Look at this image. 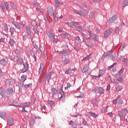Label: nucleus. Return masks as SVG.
I'll return each instance as SVG.
<instances>
[{"instance_id": "f257e3e1", "label": "nucleus", "mask_w": 128, "mask_h": 128, "mask_svg": "<svg viewBox=\"0 0 128 128\" xmlns=\"http://www.w3.org/2000/svg\"><path fill=\"white\" fill-rule=\"evenodd\" d=\"M80 12H76V14H80L81 16H86L88 14V12L86 10H88V6H86V5L81 4L80 6Z\"/></svg>"}, {"instance_id": "f03ea898", "label": "nucleus", "mask_w": 128, "mask_h": 128, "mask_svg": "<svg viewBox=\"0 0 128 128\" xmlns=\"http://www.w3.org/2000/svg\"><path fill=\"white\" fill-rule=\"evenodd\" d=\"M28 64L26 62H24L23 66L21 68V72H20V74H22L26 72L28 70Z\"/></svg>"}, {"instance_id": "7ed1b4c3", "label": "nucleus", "mask_w": 128, "mask_h": 128, "mask_svg": "<svg viewBox=\"0 0 128 128\" xmlns=\"http://www.w3.org/2000/svg\"><path fill=\"white\" fill-rule=\"evenodd\" d=\"M2 33L3 34H6V33H4V32H6L8 30V24H6V23H4L2 24Z\"/></svg>"}, {"instance_id": "20e7f679", "label": "nucleus", "mask_w": 128, "mask_h": 128, "mask_svg": "<svg viewBox=\"0 0 128 128\" xmlns=\"http://www.w3.org/2000/svg\"><path fill=\"white\" fill-rule=\"evenodd\" d=\"M88 32L90 36L89 40H98V38H96V35L92 34V31L89 30Z\"/></svg>"}, {"instance_id": "39448f33", "label": "nucleus", "mask_w": 128, "mask_h": 128, "mask_svg": "<svg viewBox=\"0 0 128 128\" xmlns=\"http://www.w3.org/2000/svg\"><path fill=\"white\" fill-rule=\"evenodd\" d=\"M47 35L48 36L50 40H51V42H54V34L51 32H47Z\"/></svg>"}, {"instance_id": "423d86ee", "label": "nucleus", "mask_w": 128, "mask_h": 128, "mask_svg": "<svg viewBox=\"0 0 128 128\" xmlns=\"http://www.w3.org/2000/svg\"><path fill=\"white\" fill-rule=\"evenodd\" d=\"M47 10L50 18H52V14L54 12V9L52 8V7L51 6H48Z\"/></svg>"}, {"instance_id": "0eeeda50", "label": "nucleus", "mask_w": 128, "mask_h": 128, "mask_svg": "<svg viewBox=\"0 0 128 128\" xmlns=\"http://www.w3.org/2000/svg\"><path fill=\"white\" fill-rule=\"evenodd\" d=\"M118 19V16L114 15L112 16L111 18H109L108 22L110 23L114 22L116 20Z\"/></svg>"}, {"instance_id": "6e6552de", "label": "nucleus", "mask_w": 128, "mask_h": 128, "mask_svg": "<svg viewBox=\"0 0 128 128\" xmlns=\"http://www.w3.org/2000/svg\"><path fill=\"white\" fill-rule=\"evenodd\" d=\"M60 56H62V58H64V56H68L70 54V52L68 51L65 50L64 52H62L61 53H60Z\"/></svg>"}, {"instance_id": "1a4fd4ad", "label": "nucleus", "mask_w": 128, "mask_h": 128, "mask_svg": "<svg viewBox=\"0 0 128 128\" xmlns=\"http://www.w3.org/2000/svg\"><path fill=\"white\" fill-rule=\"evenodd\" d=\"M44 64L42 63L40 64L39 72L40 74H42V72H44Z\"/></svg>"}, {"instance_id": "9d476101", "label": "nucleus", "mask_w": 128, "mask_h": 128, "mask_svg": "<svg viewBox=\"0 0 128 128\" xmlns=\"http://www.w3.org/2000/svg\"><path fill=\"white\" fill-rule=\"evenodd\" d=\"M32 52L34 54H36L38 52V46L36 44H34V48H32Z\"/></svg>"}, {"instance_id": "9b49d317", "label": "nucleus", "mask_w": 128, "mask_h": 128, "mask_svg": "<svg viewBox=\"0 0 128 128\" xmlns=\"http://www.w3.org/2000/svg\"><path fill=\"white\" fill-rule=\"evenodd\" d=\"M0 94L2 98H6V91L3 88H0Z\"/></svg>"}, {"instance_id": "f8f14e48", "label": "nucleus", "mask_w": 128, "mask_h": 128, "mask_svg": "<svg viewBox=\"0 0 128 128\" xmlns=\"http://www.w3.org/2000/svg\"><path fill=\"white\" fill-rule=\"evenodd\" d=\"M110 34H112V31L110 30H107L104 34V38H108Z\"/></svg>"}, {"instance_id": "ddd939ff", "label": "nucleus", "mask_w": 128, "mask_h": 128, "mask_svg": "<svg viewBox=\"0 0 128 128\" xmlns=\"http://www.w3.org/2000/svg\"><path fill=\"white\" fill-rule=\"evenodd\" d=\"M8 2H5L4 4H2L0 6L2 10H4L5 8H6V10H8Z\"/></svg>"}, {"instance_id": "4468645a", "label": "nucleus", "mask_w": 128, "mask_h": 128, "mask_svg": "<svg viewBox=\"0 0 128 128\" xmlns=\"http://www.w3.org/2000/svg\"><path fill=\"white\" fill-rule=\"evenodd\" d=\"M52 74H54V72H51L50 73H49V74L46 77V78L48 82H50V77L52 76Z\"/></svg>"}, {"instance_id": "2eb2a0df", "label": "nucleus", "mask_w": 128, "mask_h": 128, "mask_svg": "<svg viewBox=\"0 0 128 128\" xmlns=\"http://www.w3.org/2000/svg\"><path fill=\"white\" fill-rule=\"evenodd\" d=\"M14 92V90L12 88H8L6 90L7 94H12Z\"/></svg>"}, {"instance_id": "dca6fc26", "label": "nucleus", "mask_w": 128, "mask_h": 128, "mask_svg": "<svg viewBox=\"0 0 128 128\" xmlns=\"http://www.w3.org/2000/svg\"><path fill=\"white\" fill-rule=\"evenodd\" d=\"M94 16H96V12H92L89 14L90 18H94Z\"/></svg>"}, {"instance_id": "f3484780", "label": "nucleus", "mask_w": 128, "mask_h": 128, "mask_svg": "<svg viewBox=\"0 0 128 128\" xmlns=\"http://www.w3.org/2000/svg\"><path fill=\"white\" fill-rule=\"evenodd\" d=\"M116 77L118 78H117V80H118V82H124V80H122V78L120 75H117Z\"/></svg>"}, {"instance_id": "a211bd4d", "label": "nucleus", "mask_w": 128, "mask_h": 128, "mask_svg": "<svg viewBox=\"0 0 128 128\" xmlns=\"http://www.w3.org/2000/svg\"><path fill=\"white\" fill-rule=\"evenodd\" d=\"M122 8H126L127 6H128V0H124L122 2Z\"/></svg>"}, {"instance_id": "6ab92c4d", "label": "nucleus", "mask_w": 128, "mask_h": 128, "mask_svg": "<svg viewBox=\"0 0 128 128\" xmlns=\"http://www.w3.org/2000/svg\"><path fill=\"white\" fill-rule=\"evenodd\" d=\"M98 92L100 94H103L104 92V88L100 87L98 89Z\"/></svg>"}, {"instance_id": "aec40b11", "label": "nucleus", "mask_w": 128, "mask_h": 128, "mask_svg": "<svg viewBox=\"0 0 128 128\" xmlns=\"http://www.w3.org/2000/svg\"><path fill=\"white\" fill-rule=\"evenodd\" d=\"M8 124L10 126H12V124H14V120L11 119L10 120H8Z\"/></svg>"}, {"instance_id": "412c9836", "label": "nucleus", "mask_w": 128, "mask_h": 128, "mask_svg": "<svg viewBox=\"0 0 128 128\" xmlns=\"http://www.w3.org/2000/svg\"><path fill=\"white\" fill-rule=\"evenodd\" d=\"M70 36V34L68 33H66V34H62L61 35L62 38H66V36Z\"/></svg>"}, {"instance_id": "4be33fe9", "label": "nucleus", "mask_w": 128, "mask_h": 128, "mask_svg": "<svg viewBox=\"0 0 128 128\" xmlns=\"http://www.w3.org/2000/svg\"><path fill=\"white\" fill-rule=\"evenodd\" d=\"M59 102H64V94H62L61 96L59 98Z\"/></svg>"}, {"instance_id": "5701e85b", "label": "nucleus", "mask_w": 128, "mask_h": 128, "mask_svg": "<svg viewBox=\"0 0 128 128\" xmlns=\"http://www.w3.org/2000/svg\"><path fill=\"white\" fill-rule=\"evenodd\" d=\"M0 116L2 118L3 120H4V118H6V113H4V112H2L0 114Z\"/></svg>"}, {"instance_id": "b1692460", "label": "nucleus", "mask_w": 128, "mask_h": 128, "mask_svg": "<svg viewBox=\"0 0 128 128\" xmlns=\"http://www.w3.org/2000/svg\"><path fill=\"white\" fill-rule=\"evenodd\" d=\"M122 90V86H116V92H120Z\"/></svg>"}, {"instance_id": "393cba45", "label": "nucleus", "mask_w": 128, "mask_h": 128, "mask_svg": "<svg viewBox=\"0 0 128 128\" xmlns=\"http://www.w3.org/2000/svg\"><path fill=\"white\" fill-rule=\"evenodd\" d=\"M26 32H27V34H28L29 32H32L30 31V26L28 25L26 26Z\"/></svg>"}, {"instance_id": "a878e982", "label": "nucleus", "mask_w": 128, "mask_h": 128, "mask_svg": "<svg viewBox=\"0 0 128 128\" xmlns=\"http://www.w3.org/2000/svg\"><path fill=\"white\" fill-rule=\"evenodd\" d=\"M6 84H12V80L10 79L7 80L6 81Z\"/></svg>"}, {"instance_id": "bb28decb", "label": "nucleus", "mask_w": 128, "mask_h": 128, "mask_svg": "<svg viewBox=\"0 0 128 128\" xmlns=\"http://www.w3.org/2000/svg\"><path fill=\"white\" fill-rule=\"evenodd\" d=\"M26 80V75H22L21 76V80L22 82H24Z\"/></svg>"}, {"instance_id": "cd10ccee", "label": "nucleus", "mask_w": 128, "mask_h": 128, "mask_svg": "<svg viewBox=\"0 0 128 128\" xmlns=\"http://www.w3.org/2000/svg\"><path fill=\"white\" fill-rule=\"evenodd\" d=\"M88 67L86 66H84L83 69L82 70V72H88Z\"/></svg>"}, {"instance_id": "c85d7f7f", "label": "nucleus", "mask_w": 128, "mask_h": 128, "mask_svg": "<svg viewBox=\"0 0 128 128\" xmlns=\"http://www.w3.org/2000/svg\"><path fill=\"white\" fill-rule=\"evenodd\" d=\"M72 72V69H69L65 72V74H70Z\"/></svg>"}, {"instance_id": "c756f323", "label": "nucleus", "mask_w": 128, "mask_h": 128, "mask_svg": "<svg viewBox=\"0 0 128 128\" xmlns=\"http://www.w3.org/2000/svg\"><path fill=\"white\" fill-rule=\"evenodd\" d=\"M52 96H54V94H56V88H53L52 90Z\"/></svg>"}, {"instance_id": "7c9ffc66", "label": "nucleus", "mask_w": 128, "mask_h": 128, "mask_svg": "<svg viewBox=\"0 0 128 128\" xmlns=\"http://www.w3.org/2000/svg\"><path fill=\"white\" fill-rule=\"evenodd\" d=\"M90 116H92L94 118H98V114H96L92 112H90Z\"/></svg>"}, {"instance_id": "2f4dec72", "label": "nucleus", "mask_w": 128, "mask_h": 128, "mask_svg": "<svg viewBox=\"0 0 128 128\" xmlns=\"http://www.w3.org/2000/svg\"><path fill=\"white\" fill-rule=\"evenodd\" d=\"M0 63L2 66H6V60H4V58L2 59Z\"/></svg>"}, {"instance_id": "473e14b6", "label": "nucleus", "mask_w": 128, "mask_h": 128, "mask_svg": "<svg viewBox=\"0 0 128 128\" xmlns=\"http://www.w3.org/2000/svg\"><path fill=\"white\" fill-rule=\"evenodd\" d=\"M32 86V83H30L29 84H26L24 86V87L25 88H30V86Z\"/></svg>"}, {"instance_id": "72a5a7b5", "label": "nucleus", "mask_w": 128, "mask_h": 128, "mask_svg": "<svg viewBox=\"0 0 128 128\" xmlns=\"http://www.w3.org/2000/svg\"><path fill=\"white\" fill-rule=\"evenodd\" d=\"M14 30H16V28H10V32H11L12 36L14 34Z\"/></svg>"}, {"instance_id": "f704fd0d", "label": "nucleus", "mask_w": 128, "mask_h": 128, "mask_svg": "<svg viewBox=\"0 0 128 128\" xmlns=\"http://www.w3.org/2000/svg\"><path fill=\"white\" fill-rule=\"evenodd\" d=\"M9 43L10 44V46H12L14 44V40L12 39H10L9 41Z\"/></svg>"}, {"instance_id": "c9c22d12", "label": "nucleus", "mask_w": 128, "mask_h": 128, "mask_svg": "<svg viewBox=\"0 0 128 128\" xmlns=\"http://www.w3.org/2000/svg\"><path fill=\"white\" fill-rule=\"evenodd\" d=\"M28 34L30 36V38H34V33L29 32V33H28Z\"/></svg>"}, {"instance_id": "e433bc0d", "label": "nucleus", "mask_w": 128, "mask_h": 128, "mask_svg": "<svg viewBox=\"0 0 128 128\" xmlns=\"http://www.w3.org/2000/svg\"><path fill=\"white\" fill-rule=\"evenodd\" d=\"M30 102H25L23 104V106H30Z\"/></svg>"}, {"instance_id": "4c0bfd02", "label": "nucleus", "mask_w": 128, "mask_h": 128, "mask_svg": "<svg viewBox=\"0 0 128 128\" xmlns=\"http://www.w3.org/2000/svg\"><path fill=\"white\" fill-rule=\"evenodd\" d=\"M23 60H22V58H18L17 60V62L18 64H22V62Z\"/></svg>"}, {"instance_id": "58836bf2", "label": "nucleus", "mask_w": 128, "mask_h": 128, "mask_svg": "<svg viewBox=\"0 0 128 128\" xmlns=\"http://www.w3.org/2000/svg\"><path fill=\"white\" fill-rule=\"evenodd\" d=\"M98 87H95V88L92 90V92L94 94L96 92H98Z\"/></svg>"}, {"instance_id": "ea45409f", "label": "nucleus", "mask_w": 128, "mask_h": 128, "mask_svg": "<svg viewBox=\"0 0 128 128\" xmlns=\"http://www.w3.org/2000/svg\"><path fill=\"white\" fill-rule=\"evenodd\" d=\"M74 40H78V42H82L80 38L78 36H76Z\"/></svg>"}, {"instance_id": "a19ab883", "label": "nucleus", "mask_w": 128, "mask_h": 128, "mask_svg": "<svg viewBox=\"0 0 128 128\" xmlns=\"http://www.w3.org/2000/svg\"><path fill=\"white\" fill-rule=\"evenodd\" d=\"M124 116H126V114H128V108H125L124 110Z\"/></svg>"}, {"instance_id": "79ce46f5", "label": "nucleus", "mask_w": 128, "mask_h": 128, "mask_svg": "<svg viewBox=\"0 0 128 128\" xmlns=\"http://www.w3.org/2000/svg\"><path fill=\"white\" fill-rule=\"evenodd\" d=\"M108 108V106H107L105 108H102V112H106V110Z\"/></svg>"}, {"instance_id": "37998d69", "label": "nucleus", "mask_w": 128, "mask_h": 128, "mask_svg": "<svg viewBox=\"0 0 128 128\" xmlns=\"http://www.w3.org/2000/svg\"><path fill=\"white\" fill-rule=\"evenodd\" d=\"M115 32L116 34H120V27H117L115 30Z\"/></svg>"}, {"instance_id": "c03bdc74", "label": "nucleus", "mask_w": 128, "mask_h": 128, "mask_svg": "<svg viewBox=\"0 0 128 128\" xmlns=\"http://www.w3.org/2000/svg\"><path fill=\"white\" fill-rule=\"evenodd\" d=\"M68 62H70V60L68 59H66L63 62V64H68Z\"/></svg>"}, {"instance_id": "a18cd8bd", "label": "nucleus", "mask_w": 128, "mask_h": 128, "mask_svg": "<svg viewBox=\"0 0 128 128\" xmlns=\"http://www.w3.org/2000/svg\"><path fill=\"white\" fill-rule=\"evenodd\" d=\"M116 54H114V53H113L111 54V58H112V60L116 58Z\"/></svg>"}, {"instance_id": "49530a36", "label": "nucleus", "mask_w": 128, "mask_h": 128, "mask_svg": "<svg viewBox=\"0 0 128 128\" xmlns=\"http://www.w3.org/2000/svg\"><path fill=\"white\" fill-rule=\"evenodd\" d=\"M124 104V100H120L118 101V104Z\"/></svg>"}, {"instance_id": "de8ad7c7", "label": "nucleus", "mask_w": 128, "mask_h": 128, "mask_svg": "<svg viewBox=\"0 0 128 128\" xmlns=\"http://www.w3.org/2000/svg\"><path fill=\"white\" fill-rule=\"evenodd\" d=\"M70 88V84L68 83L67 86L65 87V90H68V88Z\"/></svg>"}, {"instance_id": "09e8293b", "label": "nucleus", "mask_w": 128, "mask_h": 128, "mask_svg": "<svg viewBox=\"0 0 128 128\" xmlns=\"http://www.w3.org/2000/svg\"><path fill=\"white\" fill-rule=\"evenodd\" d=\"M92 104H98V99H94L92 101Z\"/></svg>"}, {"instance_id": "8fccbe9b", "label": "nucleus", "mask_w": 128, "mask_h": 128, "mask_svg": "<svg viewBox=\"0 0 128 128\" xmlns=\"http://www.w3.org/2000/svg\"><path fill=\"white\" fill-rule=\"evenodd\" d=\"M48 104H50V106H52V104H54V102L53 101H50L48 102Z\"/></svg>"}, {"instance_id": "3c124183", "label": "nucleus", "mask_w": 128, "mask_h": 128, "mask_svg": "<svg viewBox=\"0 0 128 128\" xmlns=\"http://www.w3.org/2000/svg\"><path fill=\"white\" fill-rule=\"evenodd\" d=\"M118 112L120 116H124V114L122 113V112L121 110H119Z\"/></svg>"}, {"instance_id": "603ef678", "label": "nucleus", "mask_w": 128, "mask_h": 128, "mask_svg": "<svg viewBox=\"0 0 128 128\" xmlns=\"http://www.w3.org/2000/svg\"><path fill=\"white\" fill-rule=\"evenodd\" d=\"M12 24H14V26H16H16H18V23H16V22H14V21H13V22H12Z\"/></svg>"}, {"instance_id": "864d4df0", "label": "nucleus", "mask_w": 128, "mask_h": 128, "mask_svg": "<svg viewBox=\"0 0 128 128\" xmlns=\"http://www.w3.org/2000/svg\"><path fill=\"white\" fill-rule=\"evenodd\" d=\"M104 69L101 70H99V73L100 74H104Z\"/></svg>"}, {"instance_id": "5fc2aeb1", "label": "nucleus", "mask_w": 128, "mask_h": 128, "mask_svg": "<svg viewBox=\"0 0 128 128\" xmlns=\"http://www.w3.org/2000/svg\"><path fill=\"white\" fill-rule=\"evenodd\" d=\"M72 28H76V22H74L72 24L71 23V25H70Z\"/></svg>"}, {"instance_id": "6e6d98bb", "label": "nucleus", "mask_w": 128, "mask_h": 128, "mask_svg": "<svg viewBox=\"0 0 128 128\" xmlns=\"http://www.w3.org/2000/svg\"><path fill=\"white\" fill-rule=\"evenodd\" d=\"M122 72H124V70L123 69H121L118 72L119 76H120V74H122Z\"/></svg>"}, {"instance_id": "4d7b16f0", "label": "nucleus", "mask_w": 128, "mask_h": 128, "mask_svg": "<svg viewBox=\"0 0 128 128\" xmlns=\"http://www.w3.org/2000/svg\"><path fill=\"white\" fill-rule=\"evenodd\" d=\"M34 32L36 34H38V30L36 28L34 29Z\"/></svg>"}, {"instance_id": "13d9d810", "label": "nucleus", "mask_w": 128, "mask_h": 128, "mask_svg": "<svg viewBox=\"0 0 128 128\" xmlns=\"http://www.w3.org/2000/svg\"><path fill=\"white\" fill-rule=\"evenodd\" d=\"M110 90V85H108L107 86V88H106L107 92H108V90Z\"/></svg>"}, {"instance_id": "bf43d9fd", "label": "nucleus", "mask_w": 128, "mask_h": 128, "mask_svg": "<svg viewBox=\"0 0 128 128\" xmlns=\"http://www.w3.org/2000/svg\"><path fill=\"white\" fill-rule=\"evenodd\" d=\"M22 112H28V111L26 110V108H23L22 109Z\"/></svg>"}, {"instance_id": "052dcab7", "label": "nucleus", "mask_w": 128, "mask_h": 128, "mask_svg": "<svg viewBox=\"0 0 128 128\" xmlns=\"http://www.w3.org/2000/svg\"><path fill=\"white\" fill-rule=\"evenodd\" d=\"M17 28L18 29V32H20V25H18V26H16Z\"/></svg>"}, {"instance_id": "680f3d73", "label": "nucleus", "mask_w": 128, "mask_h": 128, "mask_svg": "<svg viewBox=\"0 0 128 128\" xmlns=\"http://www.w3.org/2000/svg\"><path fill=\"white\" fill-rule=\"evenodd\" d=\"M120 118H122V120H124V122L126 120V116H124L122 115L120 116Z\"/></svg>"}, {"instance_id": "e2e57ef3", "label": "nucleus", "mask_w": 128, "mask_h": 128, "mask_svg": "<svg viewBox=\"0 0 128 128\" xmlns=\"http://www.w3.org/2000/svg\"><path fill=\"white\" fill-rule=\"evenodd\" d=\"M88 58H90V56H86V57H85L84 58V59L82 60V62H84V60H88Z\"/></svg>"}, {"instance_id": "0e129e2a", "label": "nucleus", "mask_w": 128, "mask_h": 128, "mask_svg": "<svg viewBox=\"0 0 128 128\" xmlns=\"http://www.w3.org/2000/svg\"><path fill=\"white\" fill-rule=\"evenodd\" d=\"M118 102V98H116L113 100V104H116V102Z\"/></svg>"}, {"instance_id": "69168bd1", "label": "nucleus", "mask_w": 128, "mask_h": 128, "mask_svg": "<svg viewBox=\"0 0 128 128\" xmlns=\"http://www.w3.org/2000/svg\"><path fill=\"white\" fill-rule=\"evenodd\" d=\"M0 42H4V38H1Z\"/></svg>"}, {"instance_id": "338daca9", "label": "nucleus", "mask_w": 128, "mask_h": 128, "mask_svg": "<svg viewBox=\"0 0 128 128\" xmlns=\"http://www.w3.org/2000/svg\"><path fill=\"white\" fill-rule=\"evenodd\" d=\"M126 60H128V59L126 58H124L122 60V62H126Z\"/></svg>"}, {"instance_id": "774afa93", "label": "nucleus", "mask_w": 128, "mask_h": 128, "mask_svg": "<svg viewBox=\"0 0 128 128\" xmlns=\"http://www.w3.org/2000/svg\"><path fill=\"white\" fill-rule=\"evenodd\" d=\"M92 78H98V76H92Z\"/></svg>"}]
</instances>
